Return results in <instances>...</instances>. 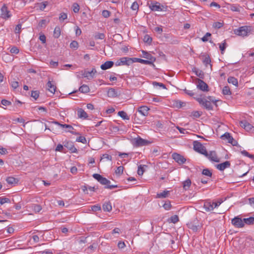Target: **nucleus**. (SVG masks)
<instances>
[{
  "label": "nucleus",
  "instance_id": "39",
  "mask_svg": "<svg viewBox=\"0 0 254 254\" xmlns=\"http://www.w3.org/2000/svg\"><path fill=\"white\" fill-rule=\"evenodd\" d=\"M95 39L103 40L105 38V35L104 33H96L94 35Z\"/></svg>",
  "mask_w": 254,
  "mask_h": 254
},
{
  "label": "nucleus",
  "instance_id": "35",
  "mask_svg": "<svg viewBox=\"0 0 254 254\" xmlns=\"http://www.w3.org/2000/svg\"><path fill=\"white\" fill-rule=\"evenodd\" d=\"M118 115L120 116L122 118H123L124 120H128L129 119V117L127 116V114L123 111H119L118 113Z\"/></svg>",
  "mask_w": 254,
  "mask_h": 254
},
{
  "label": "nucleus",
  "instance_id": "38",
  "mask_svg": "<svg viewBox=\"0 0 254 254\" xmlns=\"http://www.w3.org/2000/svg\"><path fill=\"white\" fill-rule=\"evenodd\" d=\"M202 174L209 177H211L212 172L208 169H204L202 171Z\"/></svg>",
  "mask_w": 254,
  "mask_h": 254
},
{
  "label": "nucleus",
  "instance_id": "18",
  "mask_svg": "<svg viewBox=\"0 0 254 254\" xmlns=\"http://www.w3.org/2000/svg\"><path fill=\"white\" fill-rule=\"evenodd\" d=\"M148 141L141 138V137H138L135 139V145L136 146H142L147 144Z\"/></svg>",
  "mask_w": 254,
  "mask_h": 254
},
{
  "label": "nucleus",
  "instance_id": "30",
  "mask_svg": "<svg viewBox=\"0 0 254 254\" xmlns=\"http://www.w3.org/2000/svg\"><path fill=\"white\" fill-rule=\"evenodd\" d=\"M89 87L85 84L82 85L79 88V91L83 93H88L89 92Z\"/></svg>",
  "mask_w": 254,
  "mask_h": 254
},
{
  "label": "nucleus",
  "instance_id": "19",
  "mask_svg": "<svg viewBox=\"0 0 254 254\" xmlns=\"http://www.w3.org/2000/svg\"><path fill=\"white\" fill-rule=\"evenodd\" d=\"M214 203L210 201H205L204 203L203 207L206 211H210L214 209Z\"/></svg>",
  "mask_w": 254,
  "mask_h": 254
},
{
  "label": "nucleus",
  "instance_id": "63",
  "mask_svg": "<svg viewBox=\"0 0 254 254\" xmlns=\"http://www.w3.org/2000/svg\"><path fill=\"white\" fill-rule=\"evenodd\" d=\"M67 18V14L65 13H61L59 17V20L61 21H64Z\"/></svg>",
  "mask_w": 254,
  "mask_h": 254
},
{
  "label": "nucleus",
  "instance_id": "41",
  "mask_svg": "<svg viewBox=\"0 0 254 254\" xmlns=\"http://www.w3.org/2000/svg\"><path fill=\"white\" fill-rule=\"evenodd\" d=\"M70 48L74 50H76L78 48V43L76 41H72L70 44Z\"/></svg>",
  "mask_w": 254,
  "mask_h": 254
},
{
  "label": "nucleus",
  "instance_id": "52",
  "mask_svg": "<svg viewBox=\"0 0 254 254\" xmlns=\"http://www.w3.org/2000/svg\"><path fill=\"white\" fill-rule=\"evenodd\" d=\"M201 115V113H200L198 111H193L191 113V116L193 117L194 118H198Z\"/></svg>",
  "mask_w": 254,
  "mask_h": 254
},
{
  "label": "nucleus",
  "instance_id": "25",
  "mask_svg": "<svg viewBox=\"0 0 254 254\" xmlns=\"http://www.w3.org/2000/svg\"><path fill=\"white\" fill-rule=\"evenodd\" d=\"M203 58L202 60V62L203 64H205L206 66H207L208 64L210 65V66H212V65L210 64L211 60L208 55H204L203 56Z\"/></svg>",
  "mask_w": 254,
  "mask_h": 254
},
{
  "label": "nucleus",
  "instance_id": "14",
  "mask_svg": "<svg viewBox=\"0 0 254 254\" xmlns=\"http://www.w3.org/2000/svg\"><path fill=\"white\" fill-rule=\"evenodd\" d=\"M64 146L67 148L72 153H76L77 149L74 146L73 143L71 141H66L64 143Z\"/></svg>",
  "mask_w": 254,
  "mask_h": 254
},
{
  "label": "nucleus",
  "instance_id": "49",
  "mask_svg": "<svg viewBox=\"0 0 254 254\" xmlns=\"http://www.w3.org/2000/svg\"><path fill=\"white\" fill-rule=\"evenodd\" d=\"M73 11L75 13H77L79 11V5L77 3H74L72 5Z\"/></svg>",
  "mask_w": 254,
  "mask_h": 254
},
{
  "label": "nucleus",
  "instance_id": "5",
  "mask_svg": "<svg viewBox=\"0 0 254 254\" xmlns=\"http://www.w3.org/2000/svg\"><path fill=\"white\" fill-rule=\"evenodd\" d=\"M133 63V59L128 57L121 58L116 63L117 65H129Z\"/></svg>",
  "mask_w": 254,
  "mask_h": 254
},
{
  "label": "nucleus",
  "instance_id": "11",
  "mask_svg": "<svg viewBox=\"0 0 254 254\" xmlns=\"http://www.w3.org/2000/svg\"><path fill=\"white\" fill-rule=\"evenodd\" d=\"M239 124L240 126L247 131L251 130L254 128V127L246 120L241 121Z\"/></svg>",
  "mask_w": 254,
  "mask_h": 254
},
{
  "label": "nucleus",
  "instance_id": "32",
  "mask_svg": "<svg viewBox=\"0 0 254 254\" xmlns=\"http://www.w3.org/2000/svg\"><path fill=\"white\" fill-rule=\"evenodd\" d=\"M169 191L168 190H164L162 192L158 193L157 194V198H166L168 197V194H169Z\"/></svg>",
  "mask_w": 254,
  "mask_h": 254
},
{
  "label": "nucleus",
  "instance_id": "31",
  "mask_svg": "<svg viewBox=\"0 0 254 254\" xmlns=\"http://www.w3.org/2000/svg\"><path fill=\"white\" fill-rule=\"evenodd\" d=\"M6 181L8 184L10 185L16 184L18 182V180L12 177H7Z\"/></svg>",
  "mask_w": 254,
  "mask_h": 254
},
{
  "label": "nucleus",
  "instance_id": "60",
  "mask_svg": "<svg viewBox=\"0 0 254 254\" xmlns=\"http://www.w3.org/2000/svg\"><path fill=\"white\" fill-rule=\"evenodd\" d=\"M211 35V34L210 33L207 32L206 34L202 38H201V40L204 42L208 41V37H210Z\"/></svg>",
  "mask_w": 254,
  "mask_h": 254
},
{
  "label": "nucleus",
  "instance_id": "61",
  "mask_svg": "<svg viewBox=\"0 0 254 254\" xmlns=\"http://www.w3.org/2000/svg\"><path fill=\"white\" fill-rule=\"evenodd\" d=\"M93 177L95 179L97 180L99 183L100 182L102 178H103V177L101 175L98 174H94L93 175Z\"/></svg>",
  "mask_w": 254,
  "mask_h": 254
},
{
  "label": "nucleus",
  "instance_id": "53",
  "mask_svg": "<svg viewBox=\"0 0 254 254\" xmlns=\"http://www.w3.org/2000/svg\"><path fill=\"white\" fill-rule=\"evenodd\" d=\"M170 220L171 222L176 223L179 221V219L178 216L176 215H175L171 217Z\"/></svg>",
  "mask_w": 254,
  "mask_h": 254
},
{
  "label": "nucleus",
  "instance_id": "43",
  "mask_svg": "<svg viewBox=\"0 0 254 254\" xmlns=\"http://www.w3.org/2000/svg\"><path fill=\"white\" fill-rule=\"evenodd\" d=\"M39 5V7L41 10H43L47 6L48 2L44 1L37 4Z\"/></svg>",
  "mask_w": 254,
  "mask_h": 254
},
{
  "label": "nucleus",
  "instance_id": "10",
  "mask_svg": "<svg viewBox=\"0 0 254 254\" xmlns=\"http://www.w3.org/2000/svg\"><path fill=\"white\" fill-rule=\"evenodd\" d=\"M197 81V88L198 89L203 91H208L209 90L208 86L205 82L200 79H198Z\"/></svg>",
  "mask_w": 254,
  "mask_h": 254
},
{
  "label": "nucleus",
  "instance_id": "24",
  "mask_svg": "<svg viewBox=\"0 0 254 254\" xmlns=\"http://www.w3.org/2000/svg\"><path fill=\"white\" fill-rule=\"evenodd\" d=\"M103 209L105 211H111L112 209V207L111 202L108 201L104 203L103 205Z\"/></svg>",
  "mask_w": 254,
  "mask_h": 254
},
{
  "label": "nucleus",
  "instance_id": "6",
  "mask_svg": "<svg viewBox=\"0 0 254 254\" xmlns=\"http://www.w3.org/2000/svg\"><path fill=\"white\" fill-rule=\"evenodd\" d=\"M204 155L211 161L215 162H219L220 161L219 158L214 151H210L209 153L206 151V153H205Z\"/></svg>",
  "mask_w": 254,
  "mask_h": 254
},
{
  "label": "nucleus",
  "instance_id": "44",
  "mask_svg": "<svg viewBox=\"0 0 254 254\" xmlns=\"http://www.w3.org/2000/svg\"><path fill=\"white\" fill-rule=\"evenodd\" d=\"M32 207L35 212H39L42 209L41 206L39 204H33Z\"/></svg>",
  "mask_w": 254,
  "mask_h": 254
},
{
  "label": "nucleus",
  "instance_id": "15",
  "mask_svg": "<svg viewBox=\"0 0 254 254\" xmlns=\"http://www.w3.org/2000/svg\"><path fill=\"white\" fill-rule=\"evenodd\" d=\"M231 166L230 162L226 161L222 163L216 165V168L221 171H224L226 168H229Z\"/></svg>",
  "mask_w": 254,
  "mask_h": 254
},
{
  "label": "nucleus",
  "instance_id": "57",
  "mask_svg": "<svg viewBox=\"0 0 254 254\" xmlns=\"http://www.w3.org/2000/svg\"><path fill=\"white\" fill-rule=\"evenodd\" d=\"M111 12L107 10H104L102 11V15L105 18H108L110 16Z\"/></svg>",
  "mask_w": 254,
  "mask_h": 254
},
{
  "label": "nucleus",
  "instance_id": "4",
  "mask_svg": "<svg viewBox=\"0 0 254 254\" xmlns=\"http://www.w3.org/2000/svg\"><path fill=\"white\" fill-rule=\"evenodd\" d=\"M193 149L195 151L204 155L206 153L205 147L199 142L195 141L193 142Z\"/></svg>",
  "mask_w": 254,
  "mask_h": 254
},
{
  "label": "nucleus",
  "instance_id": "2",
  "mask_svg": "<svg viewBox=\"0 0 254 254\" xmlns=\"http://www.w3.org/2000/svg\"><path fill=\"white\" fill-rule=\"evenodd\" d=\"M196 101L206 109L208 110H212L213 107L210 101H207L206 99L201 97L194 98Z\"/></svg>",
  "mask_w": 254,
  "mask_h": 254
},
{
  "label": "nucleus",
  "instance_id": "8",
  "mask_svg": "<svg viewBox=\"0 0 254 254\" xmlns=\"http://www.w3.org/2000/svg\"><path fill=\"white\" fill-rule=\"evenodd\" d=\"M232 224L237 228H243L245 224L243 219L239 217H235L232 220Z\"/></svg>",
  "mask_w": 254,
  "mask_h": 254
},
{
  "label": "nucleus",
  "instance_id": "3",
  "mask_svg": "<svg viewBox=\"0 0 254 254\" xmlns=\"http://www.w3.org/2000/svg\"><path fill=\"white\" fill-rule=\"evenodd\" d=\"M96 73L97 70L95 68H92L90 71H87L86 70H81L80 71V73L82 77L87 78L89 80L93 78Z\"/></svg>",
  "mask_w": 254,
  "mask_h": 254
},
{
  "label": "nucleus",
  "instance_id": "40",
  "mask_svg": "<svg viewBox=\"0 0 254 254\" xmlns=\"http://www.w3.org/2000/svg\"><path fill=\"white\" fill-rule=\"evenodd\" d=\"M163 207L165 210H170L172 207L170 201L169 200L165 201L164 204L163 205Z\"/></svg>",
  "mask_w": 254,
  "mask_h": 254
},
{
  "label": "nucleus",
  "instance_id": "16",
  "mask_svg": "<svg viewBox=\"0 0 254 254\" xmlns=\"http://www.w3.org/2000/svg\"><path fill=\"white\" fill-rule=\"evenodd\" d=\"M120 93L118 92V91L113 88H110L109 89L107 92V95L110 98H116L118 97L120 95Z\"/></svg>",
  "mask_w": 254,
  "mask_h": 254
},
{
  "label": "nucleus",
  "instance_id": "47",
  "mask_svg": "<svg viewBox=\"0 0 254 254\" xmlns=\"http://www.w3.org/2000/svg\"><path fill=\"white\" fill-rule=\"evenodd\" d=\"M31 96L35 100H37L39 96V92L38 91H32Z\"/></svg>",
  "mask_w": 254,
  "mask_h": 254
},
{
  "label": "nucleus",
  "instance_id": "56",
  "mask_svg": "<svg viewBox=\"0 0 254 254\" xmlns=\"http://www.w3.org/2000/svg\"><path fill=\"white\" fill-rule=\"evenodd\" d=\"M138 7H139V5H138V3L136 1L133 2L131 6V9L133 10H134V11L137 10L138 9Z\"/></svg>",
  "mask_w": 254,
  "mask_h": 254
},
{
  "label": "nucleus",
  "instance_id": "22",
  "mask_svg": "<svg viewBox=\"0 0 254 254\" xmlns=\"http://www.w3.org/2000/svg\"><path fill=\"white\" fill-rule=\"evenodd\" d=\"M78 117L83 119H86L88 118L87 114L81 108L77 110Z\"/></svg>",
  "mask_w": 254,
  "mask_h": 254
},
{
  "label": "nucleus",
  "instance_id": "29",
  "mask_svg": "<svg viewBox=\"0 0 254 254\" xmlns=\"http://www.w3.org/2000/svg\"><path fill=\"white\" fill-rule=\"evenodd\" d=\"M228 82L229 83H231L236 86H238V80L237 78H236L234 77H232V76L229 77L228 78Z\"/></svg>",
  "mask_w": 254,
  "mask_h": 254
},
{
  "label": "nucleus",
  "instance_id": "50",
  "mask_svg": "<svg viewBox=\"0 0 254 254\" xmlns=\"http://www.w3.org/2000/svg\"><path fill=\"white\" fill-rule=\"evenodd\" d=\"M134 116V120L135 123L141 124L143 122V120L140 119L136 114Z\"/></svg>",
  "mask_w": 254,
  "mask_h": 254
},
{
  "label": "nucleus",
  "instance_id": "12",
  "mask_svg": "<svg viewBox=\"0 0 254 254\" xmlns=\"http://www.w3.org/2000/svg\"><path fill=\"white\" fill-rule=\"evenodd\" d=\"M173 158L179 164H184L186 159L182 155L178 153H174L172 155Z\"/></svg>",
  "mask_w": 254,
  "mask_h": 254
},
{
  "label": "nucleus",
  "instance_id": "27",
  "mask_svg": "<svg viewBox=\"0 0 254 254\" xmlns=\"http://www.w3.org/2000/svg\"><path fill=\"white\" fill-rule=\"evenodd\" d=\"M191 180L190 179H188L186 181L183 182V187L184 190H188L190 185H191Z\"/></svg>",
  "mask_w": 254,
  "mask_h": 254
},
{
  "label": "nucleus",
  "instance_id": "46",
  "mask_svg": "<svg viewBox=\"0 0 254 254\" xmlns=\"http://www.w3.org/2000/svg\"><path fill=\"white\" fill-rule=\"evenodd\" d=\"M152 38L148 35H145L143 37V41L145 43L150 44L152 42Z\"/></svg>",
  "mask_w": 254,
  "mask_h": 254
},
{
  "label": "nucleus",
  "instance_id": "33",
  "mask_svg": "<svg viewBox=\"0 0 254 254\" xmlns=\"http://www.w3.org/2000/svg\"><path fill=\"white\" fill-rule=\"evenodd\" d=\"M243 221L244 224H246L248 225L253 224L254 223V217H250L247 218L243 219Z\"/></svg>",
  "mask_w": 254,
  "mask_h": 254
},
{
  "label": "nucleus",
  "instance_id": "26",
  "mask_svg": "<svg viewBox=\"0 0 254 254\" xmlns=\"http://www.w3.org/2000/svg\"><path fill=\"white\" fill-rule=\"evenodd\" d=\"M97 244L95 243H93L92 245H90L86 249V251L88 254H91L94 252L97 248Z\"/></svg>",
  "mask_w": 254,
  "mask_h": 254
},
{
  "label": "nucleus",
  "instance_id": "54",
  "mask_svg": "<svg viewBox=\"0 0 254 254\" xmlns=\"http://www.w3.org/2000/svg\"><path fill=\"white\" fill-rule=\"evenodd\" d=\"M76 141L77 142H81L82 143H86V139L85 137L81 136L77 137L76 139Z\"/></svg>",
  "mask_w": 254,
  "mask_h": 254
},
{
  "label": "nucleus",
  "instance_id": "1",
  "mask_svg": "<svg viewBox=\"0 0 254 254\" xmlns=\"http://www.w3.org/2000/svg\"><path fill=\"white\" fill-rule=\"evenodd\" d=\"M253 31V28L251 26H242L234 30V33L238 36L243 37L249 35Z\"/></svg>",
  "mask_w": 254,
  "mask_h": 254
},
{
  "label": "nucleus",
  "instance_id": "23",
  "mask_svg": "<svg viewBox=\"0 0 254 254\" xmlns=\"http://www.w3.org/2000/svg\"><path fill=\"white\" fill-rule=\"evenodd\" d=\"M133 59V63L138 62L141 64H150L151 65V61H149L148 60H145L141 59L134 58Z\"/></svg>",
  "mask_w": 254,
  "mask_h": 254
},
{
  "label": "nucleus",
  "instance_id": "21",
  "mask_svg": "<svg viewBox=\"0 0 254 254\" xmlns=\"http://www.w3.org/2000/svg\"><path fill=\"white\" fill-rule=\"evenodd\" d=\"M47 89L52 94H54L56 90V86L53 84L51 81H49L48 83H47Z\"/></svg>",
  "mask_w": 254,
  "mask_h": 254
},
{
  "label": "nucleus",
  "instance_id": "59",
  "mask_svg": "<svg viewBox=\"0 0 254 254\" xmlns=\"http://www.w3.org/2000/svg\"><path fill=\"white\" fill-rule=\"evenodd\" d=\"M223 25V23L220 22H214L213 24V26L216 28H220Z\"/></svg>",
  "mask_w": 254,
  "mask_h": 254
},
{
  "label": "nucleus",
  "instance_id": "20",
  "mask_svg": "<svg viewBox=\"0 0 254 254\" xmlns=\"http://www.w3.org/2000/svg\"><path fill=\"white\" fill-rule=\"evenodd\" d=\"M114 65V62L112 61H107L101 65V68L103 70H106L112 67Z\"/></svg>",
  "mask_w": 254,
  "mask_h": 254
},
{
  "label": "nucleus",
  "instance_id": "42",
  "mask_svg": "<svg viewBox=\"0 0 254 254\" xmlns=\"http://www.w3.org/2000/svg\"><path fill=\"white\" fill-rule=\"evenodd\" d=\"M124 167L123 166H120L118 167L115 171V173L116 175H118L119 176L121 175L123 173Z\"/></svg>",
  "mask_w": 254,
  "mask_h": 254
},
{
  "label": "nucleus",
  "instance_id": "7",
  "mask_svg": "<svg viewBox=\"0 0 254 254\" xmlns=\"http://www.w3.org/2000/svg\"><path fill=\"white\" fill-rule=\"evenodd\" d=\"M147 4L152 10L160 11V3L159 2L150 0L148 1Z\"/></svg>",
  "mask_w": 254,
  "mask_h": 254
},
{
  "label": "nucleus",
  "instance_id": "34",
  "mask_svg": "<svg viewBox=\"0 0 254 254\" xmlns=\"http://www.w3.org/2000/svg\"><path fill=\"white\" fill-rule=\"evenodd\" d=\"M55 124L58 125V126L62 127L68 128V130L74 129V128L71 125H69L62 124L58 122H55Z\"/></svg>",
  "mask_w": 254,
  "mask_h": 254
},
{
  "label": "nucleus",
  "instance_id": "55",
  "mask_svg": "<svg viewBox=\"0 0 254 254\" xmlns=\"http://www.w3.org/2000/svg\"><path fill=\"white\" fill-rule=\"evenodd\" d=\"M112 159V157L111 155H109L108 154H103L102 156L101 157V160H103V159H106L108 160L111 161Z\"/></svg>",
  "mask_w": 254,
  "mask_h": 254
},
{
  "label": "nucleus",
  "instance_id": "13",
  "mask_svg": "<svg viewBox=\"0 0 254 254\" xmlns=\"http://www.w3.org/2000/svg\"><path fill=\"white\" fill-rule=\"evenodd\" d=\"M142 57L144 58H145L148 60L149 61H151V65H153L154 66L155 65L153 64V62H154L156 60L155 57H153L150 54L146 52L145 51H142Z\"/></svg>",
  "mask_w": 254,
  "mask_h": 254
},
{
  "label": "nucleus",
  "instance_id": "51",
  "mask_svg": "<svg viewBox=\"0 0 254 254\" xmlns=\"http://www.w3.org/2000/svg\"><path fill=\"white\" fill-rule=\"evenodd\" d=\"M230 9L233 11H240L239 6L235 4L230 5Z\"/></svg>",
  "mask_w": 254,
  "mask_h": 254
},
{
  "label": "nucleus",
  "instance_id": "36",
  "mask_svg": "<svg viewBox=\"0 0 254 254\" xmlns=\"http://www.w3.org/2000/svg\"><path fill=\"white\" fill-rule=\"evenodd\" d=\"M219 48L221 50V53L222 54H224V52L226 48L227 44L226 41L224 40L223 42L221 44H219Z\"/></svg>",
  "mask_w": 254,
  "mask_h": 254
},
{
  "label": "nucleus",
  "instance_id": "62",
  "mask_svg": "<svg viewBox=\"0 0 254 254\" xmlns=\"http://www.w3.org/2000/svg\"><path fill=\"white\" fill-rule=\"evenodd\" d=\"M1 103L2 105H3V106H9L11 104V103L10 101H8L5 99H2L1 101Z\"/></svg>",
  "mask_w": 254,
  "mask_h": 254
},
{
  "label": "nucleus",
  "instance_id": "9",
  "mask_svg": "<svg viewBox=\"0 0 254 254\" xmlns=\"http://www.w3.org/2000/svg\"><path fill=\"white\" fill-rule=\"evenodd\" d=\"M11 14L10 11L8 10L7 6L4 4L1 8L0 17L4 19H6L10 17Z\"/></svg>",
  "mask_w": 254,
  "mask_h": 254
},
{
  "label": "nucleus",
  "instance_id": "45",
  "mask_svg": "<svg viewBox=\"0 0 254 254\" xmlns=\"http://www.w3.org/2000/svg\"><path fill=\"white\" fill-rule=\"evenodd\" d=\"M10 200L8 198L2 197H0V204L1 205H2L5 203H10Z\"/></svg>",
  "mask_w": 254,
  "mask_h": 254
},
{
  "label": "nucleus",
  "instance_id": "64",
  "mask_svg": "<svg viewBox=\"0 0 254 254\" xmlns=\"http://www.w3.org/2000/svg\"><path fill=\"white\" fill-rule=\"evenodd\" d=\"M10 51L11 53L15 54H17L19 52V49L15 46L12 47Z\"/></svg>",
  "mask_w": 254,
  "mask_h": 254
},
{
  "label": "nucleus",
  "instance_id": "28",
  "mask_svg": "<svg viewBox=\"0 0 254 254\" xmlns=\"http://www.w3.org/2000/svg\"><path fill=\"white\" fill-rule=\"evenodd\" d=\"M61 28L59 26H56L54 31L53 36L55 38H58L61 35Z\"/></svg>",
  "mask_w": 254,
  "mask_h": 254
},
{
  "label": "nucleus",
  "instance_id": "37",
  "mask_svg": "<svg viewBox=\"0 0 254 254\" xmlns=\"http://www.w3.org/2000/svg\"><path fill=\"white\" fill-rule=\"evenodd\" d=\"M222 93L224 95H229L231 94V92L230 91V88L227 86H224L222 90Z\"/></svg>",
  "mask_w": 254,
  "mask_h": 254
},
{
  "label": "nucleus",
  "instance_id": "58",
  "mask_svg": "<svg viewBox=\"0 0 254 254\" xmlns=\"http://www.w3.org/2000/svg\"><path fill=\"white\" fill-rule=\"evenodd\" d=\"M63 149H64V146L61 144H59L57 145V146L56 147L55 150L56 151L65 152V151H64Z\"/></svg>",
  "mask_w": 254,
  "mask_h": 254
},
{
  "label": "nucleus",
  "instance_id": "48",
  "mask_svg": "<svg viewBox=\"0 0 254 254\" xmlns=\"http://www.w3.org/2000/svg\"><path fill=\"white\" fill-rule=\"evenodd\" d=\"M100 184L103 185H109L110 184V181L107 179L106 178L103 177L100 182Z\"/></svg>",
  "mask_w": 254,
  "mask_h": 254
},
{
  "label": "nucleus",
  "instance_id": "17",
  "mask_svg": "<svg viewBox=\"0 0 254 254\" xmlns=\"http://www.w3.org/2000/svg\"><path fill=\"white\" fill-rule=\"evenodd\" d=\"M149 108L146 106H142L139 107L137 109V112L143 117L147 116Z\"/></svg>",
  "mask_w": 254,
  "mask_h": 254
}]
</instances>
